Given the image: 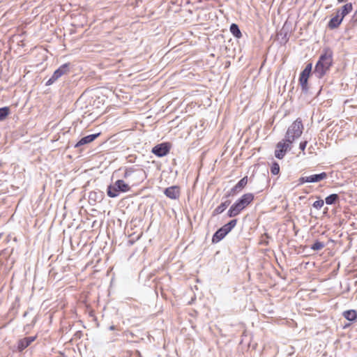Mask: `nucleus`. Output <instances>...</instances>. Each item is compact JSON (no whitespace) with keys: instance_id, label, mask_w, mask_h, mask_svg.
I'll use <instances>...</instances> for the list:
<instances>
[{"instance_id":"1","label":"nucleus","mask_w":357,"mask_h":357,"mask_svg":"<svg viewBox=\"0 0 357 357\" xmlns=\"http://www.w3.org/2000/svg\"><path fill=\"white\" fill-rule=\"evenodd\" d=\"M333 64V52L329 48H326L319 56L315 66L314 73L317 77H323Z\"/></svg>"},{"instance_id":"2","label":"nucleus","mask_w":357,"mask_h":357,"mask_svg":"<svg viewBox=\"0 0 357 357\" xmlns=\"http://www.w3.org/2000/svg\"><path fill=\"white\" fill-rule=\"evenodd\" d=\"M255 199L252 193L248 192L243 195L236 202L230 207L227 212L229 218L237 216L241 212L248 206Z\"/></svg>"},{"instance_id":"3","label":"nucleus","mask_w":357,"mask_h":357,"mask_svg":"<svg viewBox=\"0 0 357 357\" xmlns=\"http://www.w3.org/2000/svg\"><path fill=\"white\" fill-rule=\"evenodd\" d=\"M123 177L128 180L130 186H137L146 178V174L142 168L128 167L125 169Z\"/></svg>"},{"instance_id":"4","label":"nucleus","mask_w":357,"mask_h":357,"mask_svg":"<svg viewBox=\"0 0 357 357\" xmlns=\"http://www.w3.org/2000/svg\"><path fill=\"white\" fill-rule=\"evenodd\" d=\"M303 131V125L302 121L300 119H297L288 128L284 139L292 144L296 139L301 136Z\"/></svg>"},{"instance_id":"5","label":"nucleus","mask_w":357,"mask_h":357,"mask_svg":"<svg viewBox=\"0 0 357 357\" xmlns=\"http://www.w3.org/2000/svg\"><path fill=\"white\" fill-rule=\"evenodd\" d=\"M130 185L125 183L123 180H117L113 185L107 188V193L109 197H116L120 192H126L130 191Z\"/></svg>"},{"instance_id":"6","label":"nucleus","mask_w":357,"mask_h":357,"mask_svg":"<svg viewBox=\"0 0 357 357\" xmlns=\"http://www.w3.org/2000/svg\"><path fill=\"white\" fill-rule=\"evenodd\" d=\"M291 148V144L288 142L284 138L278 142L275 145L274 152L275 157L278 159H282L285 156L287 152Z\"/></svg>"},{"instance_id":"7","label":"nucleus","mask_w":357,"mask_h":357,"mask_svg":"<svg viewBox=\"0 0 357 357\" xmlns=\"http://www.w3.org/2000/svg\"><path fill=\"white\" fill-rule=\"evenodd\" d=\"M312 64L307 63L305 69L301 72L299 77V84L303 91H307L308 89V79L312 71Z\"/></svg>"},{"instance_id":"8","label":"nucleus","mask_w":357,"mask_h":357,"mask_svg":"<svg viewBox=\"0 0 357 357\" xmlns=\"http://www.w3.org/2000/svg\"><path fill=\"white\" fill-rule=\"evenodd\" d=\"M172 145L169 142H163L155 146L152 149V153L158 157L167 155L171 149Z\"/></svg>"},{"instance_id":"9","label":"nucleus","mask_w":357,"mask_h":357,"mask_svg":"<svg viewBox=\"0 0 357 357\" xmlns=\"http://www.w3.org/2000/svg\"><path fill=\"white\" fill-rule=\"evenodd\" d=\"M164 192L167 197L172 199H178L181 195L180 188L177 185L166 188Z\"/></svg>"},{"instance_id":"10","label":"nucleus","mask_w":357,"mask_h":357,"mask_svg":"<svg viewBox=\"0 0 357 357\" xmlns=\"http://www.w3.org/2000/svg\"><path fill=\"white\" fill-rule=\"evenodd\" d=\"M36 336H32L20 339L17 342V349L19 351H22L28 347L33 341L36 340Z\"/></svg>"},{"instance_id":"11","label":"nucleus","mask_w":357,"mask_h":357,"mask_svg":"<svg viewBox=\"0 0 357 357\" xmlns=\"http://www.w3.org/2000/svg\"><path fill=\"white\" fill-rule=\"evenodd\" d=\"M248 182V177L247 176L242 178L231 189L232 194H237L242 191V190L247 185Z\"/></svg>"},{"instance_id":"12","label":"nucleus","mask_w":357,"mask_h":357,"mask_svg":"<svg viewBox=\"0 0 357 357\" xmlns=\"http://www.w3.org/2000/svg\"><path fill=\"white\" fill-rule=\"evenodd\" d=\"M343 18L340 16V11H337L336 15L333 17L328 23V27L330 29L337 28L342 23Z\"/></svg>"},{"instance_id":"13","label":"nucleus","mask_w":357,"mask_h":357,"mask_svg":"<svg viewBox=\"0 0 357 357\" xmlns=\"http://www.w3.org/2000/svg\"><path fill=\"white\" fill-rule=\"evenodd\" d=\"M99 135L100 133H97L84 137L75 144V147L77 148L82 145L91 143L94 141Z\"/></svg>"},{"instance_id":"14","label":"nucleus","mask_w":357,"mask_h":357,"mask_svg":"<svg viewBox=\"0 0 357 357\" xmlns=\"http://www.w3.org/2000/svg\"><path fill=\"white\" fill-rule=\"evenodd\" d=\"M68 66L69 65L68 63H65L61 66L57 70H56L54 72L52 75L54 76V79L56 78V79H58L63 75L67 74V73L68 72Z\"/></svg>"},{"instance_id":"15","label":"nucleus","mask_w":357,"mask_h":357,"mask_svg":"<svg viewBox=\"0 0 357 357\" xmlns=\"http://www.w3.org/2000/svg\"><path fill=\"white\" fill-rule=\"evenodd\" d=\"M328 174L326 172H321L317 174H312L308 176L309 183H317L320 182L323 180L326 179Z\"/></svg>"},{"instance_id":"16","label":"nucleus","mask_w":357,"mask_h":357,"mask_svg":"<svg viewBox=\"0 0 357 357\" xmlns=\"http://www.w3.org/2000/svg\"><path fill=\"white\" fill-rule=\"evenodd\" d=\"M227 236V234L222 228H220L213 236L212 243H217L223 239Z\"/></svg>"},{"instance_id":"17","label":"nucleus","mask_w":357,"mask_h":357,"mask_svg":"<svg viewBox=\"0 0 357 357\" xmlns=\"http://www.w3.org/2000/svg\"><path fill=\"white\" fill-rule=\"evenodd\" d=\"M353 10V5L351 3H347L344 4L342 8L338 10L340 11V16L344 19V17L351 13Z\"/></svg>"},{"instance_id":"18","label":"nucleus","mask_w":357,"mask_h":357,"mask_svg":"<svg viewBox=\"0 0 357 357\" xmlns=\"http://www.w3.org/2000/svg\"><path fill=\"white\" fill-rule=\"evenodd\" d=\"M236 224H237V220L234 219V220H230L227 224L225 225L221 228L227 234L236 227Z\"/></svg>"},{"instance_id":"19","label":"nucleus","mask_w":357,"mask_h":357,"mask_svg":"<svg viewBox=\"0 0 357 357\" xmlns=\"http://www.w3.org/2000/svg\"><path fill=\"white\" fill-rule=\"evenodd\" d=\"M229 204V202L222 203L220 206H218L214 209V211H213V216H215L222 213L227 208Z\"/></svg>"},{"instance_id":"20","label":"nucleus","mask_w":357,"mask_h":357,"mask_svg":"<svg viewBox=\"0 0 357 357\" xmlns=\"http://www.w3.org/2000/svg\"><path fill=\"white\" fill-rule=\"evenodd\" d=\"M339 201V196L337 194H331L326 197L325 202L328 205H332L337 203Z\"/></svg>"},{"instance_id":"21","label":"nucleus","mask_w":357,"mask_h":357,"mask_svg":"<svg viewBox=\"0 0 357 357\" xmlns=\"http://www.w3.org/2000/svg\"><path fill=\"white\" fill-rule=\"evenodd\" d=\"M343 314L344 317L349 321H354L357 318V312L354 310H347Z\"/></svg>"},{"instance_id":"22","label":"nucleus","mask_w":357,"mask_h":357,"mask_svg":"<svg viewBox=\"0 0 357 357\" xmlns=\"http://www.w3.org/2000/svg\"><path fill=\"white\" fill-rule=\"evenodd\" d=\"M230 31L237 38L242 37V33L236 24H231L230 26Z\"/></svg>"},{"instance_id":"23","label":"nucleus","mask_w":357,"mask_h":357,"mask_svg":"<svg viewBox=\"0 0 357 357\" xmlns=\"http://www.w3.org/2000/svg\"><path fill=\"white\" fill-rule=\"evenodd\" d=\"M10 114V109L8 107L0 108V121H3Z\"/></svg>"},{"instance_id":"24","label":"nucleus","mask_w":357,"mask_h":357,"mask_svg":"<svg viewBox=\"0 0 357 357\" xmlns=\"http://www.w3.org/2000/svg\"><path fill=\"white\" fill-rule=\"evenodd\" d=\"M271 172L273 175H278L280 173V165L278 162H273L271 167Z\"/></svg>"},{"instance_id":"25","label":"nucleus","mask_w":357,"mask_h":357,"mask_svg":"<svg viewBox=\"0 0 357 357\" xmlns=\"http://www.w3.org/2000/svg\"><path fill=\"white\" fill-rule=\"evenodd\" d=\"M324 247V244L320 241H316L312 246L311 248L314 250H319Z\"/></svg>"},{"instance_id":"26","label":"nucleus","mask_w":357,"mask_h":357,"mask_svg":"<svg viewBox=\"0 0 357 357\" xmlns=\"http://www.w3.org/2000/svg\"><path fill=\"white\" fill-rule=\"evenodd\" d=\"M324 204V200L323 199H319L317 201H315L313 203L312 206H313L314 208H315L317 209H320L321 208L323 207Z\"/></svg>"},{"instance_id":"27","label":"nucleus","mask_w":357,"mask_h":357,"mask_svg":"<svg viewBox=\"0 0 357 357\" xmlns=\"http://www.w3.org/2000/svg\"><path fill=\"white\" fill-rule=\"evenodd\" d=\"M307 141H303V142H301L299 144V148L300 149L304 152L305 150V148L307 146Z\"/></svg>"},{"instance_id":"28","label":"nucleus","mask_w":357,"mask_h":357,"mask_svg":"<svg viewBox=\"0 0 357 357\" xmlns=\"http://www.w3.org/2000/svg\"><path fill=\"white\" fill-rule=\"evenodd\" d=\"M300 184H303L305 183H309L308 176L301 177L298 180Z\"/></svg>"},{"instance_id":"29","label":"nucleus","mask_w":357,"mask_h":357,"mask_svg":"<svg viewBox=\"0 0 357 357\" xmlns=\"http://www.w3.org/2000/svg\"><path fill=\"white\" fill-rule=\"evenodd\" d=\"M57 79L56 78L54 79V76L52 75L49 80L47 82L46 85H51Z\"/></svg>"},{"instance_id":"30","label":"nucleus","mask_w":357,"mask_h":357,"mask_svg":"<svg viewBox=\"0 0 357 357\" xmlns=\"http://www.w3.org/2000/svg\"><path fill=\"white\" fill-rule=\"evenodd\" d=\"M353 17L357 21V9L355 11Z\"/></svg>"},{"instance_id":"31","label":"nucleus","mask_w":357,"mask_h":357,"mask_svg":"<svg viewBox=\"0 0 357 357\" xmlns=\"http://www.w3.org/2000/svg\"><path fill=\"white\" fill-rule=\"evenodd\" d=\"M338 3L344 2L346 0H337Z\"/></svg>"},{"instance_id":"32","label":"nucleus","mask_w":357,"mask_h":357,"mask_svg":"<svg viewBox=\"0 0 357 357\" xmlns=\"http://www.w3.org/2000/svg\"><path fill=\"white\" fill-rule=\"evenodd\" d=\"M110 329H111V330H114V326H111V327H110Z\"/></svg>"}]
</instances>
